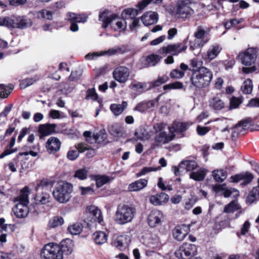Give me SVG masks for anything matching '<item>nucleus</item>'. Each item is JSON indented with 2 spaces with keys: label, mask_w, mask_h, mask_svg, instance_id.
Masks as SVG:
<instances>
[{
  "label": "nucleus",
  "mask_w": 259,
  "mask_h": 259,
  "mask_svg": "<svg viewBox=\"0 0 259 259\" xmlns=\"http://www.w3.org/2000/svg\"><path fill=\"white\" fill-rule=\"evenodd\" d=\"M130 238L127 235L118 236L114 242V245L120 249L126 248L130 243Z\"/></svg>",
  "instance_id": "cd10ccee"
},
{
  "label": "nucleus",
  "mask_w": 259,
  "mask_h": 259,
  "mask_svg": "<svg viewBox=\"0 0 259 259\" xmlns=\"http://www.w3.org/2000/svg\"><path fill=\"white\" fill-rule=\"evenodd\" d=\"M239 209V206L237 202L236 201H233L225 206L224 212L226 213H231Z\"/></svg>",
  "instance_id": "de8ad7c7"
},
{
  "label": "nucleus",
  "mask_w": 259,
  "mask_h": 259,
  "mask_svg": "<svg viewBox=\"0 0 259 259\" xmlns=\"http://www.w3.org/2000/svg\"><path fill=\"white\" fill-rule=\"evenodd\" d=\"M160 169V167H143L140 171L136 174V176L137 177H141L143 175H145L146 174L150 172L151 171H155Z\"/></svg>",
  "instance_id": "13d9d810"
},
{
  "label": "nucleus",
  "mask_w": 259,
  "mask_h": 259,
  "mask_svg": "<svg viewBox=\"0 0 259 259\" xmlns=\"http://www.w3.org/2000/svg\"><path fill=\"white\" fill-rule=\"evenodd\" d=\"M82 225L81 224L76 223L69 226L68 230L72 235H77L82 231Z\"/></svg>",
  "instance_id": "a18cd8bd"
},
{
  "label": "nucleus",
  "mask_w": 259,
  "mask_h": 259,
  "mask_svg": "<svg viewBox=\"0 0 259 259\" xmlns=\"http://www.w3.org/2000/svg\"><path fill=\"white\" fill-rule=\"evenodd\" d=\"M136 214V208L132 205L123 204L118 206L114 215V221L122 225L131 223Z\"/></svg>",
  "instance_id": "20e7f679"
},
{
  "label": "nucleus",
  "mask_w": 259,
  "mask_h": 259,
  "mask_svg": "<svg viewBox=\"0 0 259 259\" xmlns=\"http://www.w3.org/2000/svg\"><path fill=\"white\" fill-rule=\"evenodd\" d=\"M259 199V186L253 187L249 192L247 200L249 203H253Z\"/></svg>",
  "instance_id": "ea45409f"
},
{
  "label": "nucleus",
  "mask_w": 259,
  "mask_h": 259,
  "mask_svg": "<svg viewBox=\"0 0 259 259\" xmlns=\"http://www.w3.org/2000/svg\"><path fill=\"white\" fill-rule=\"evenodd\" d=\"M195 39L190 41V49L194 50L197 48H202L210 40L209 32L202 26L197 27L194 33Z\"/></svg>",
  "instance_id": "423d86ee"
},
{
  "label": "nucleus",
  "mask_w": 259,
  "mask_h": 259,
  "mask_svg": "<svg viewBox=\"0 0 259 259\" xmlns=\"http://www.w3.org/2000/svg\"><path fill=\"white\" fill-rule=\"evenodd\" d=\"M56 126L57 125L55 124L46 123L40 124L38 132L42 136H48L55 132Z\"/></svg>",
  "instance_id": "a878e982"
},
{
  "label": "nucleus",
  "mask_w": 259,
  "mask_h": 259,
  "mask_svg": "<svg viewBox=\"0 0 259 259\" xmlns=\"http://www.w3.org/2000/svg\"><path fill=\"white\" fill-rule=\"evenodd\" d=\"M192 124V123L190 122L175 121L172 125L168 127V129L171 134L174 133H182L186 131Z\"/></svg>",
  "instance_id": "f3484780"
},
{
  "label": "nucleus",
  "mask_w": 259,
  "mask_h": 259,
  "mask_svg": "<svg viewBox=\"0 0 259 259\" xmlns=\"http://www.w3.org/2000/svg\"><path fill=\"white\" fill-rule=\"evenodd\" d=\"M130 74L128 68L123 66L116 68L113 72L114 78L120 83L126 82Z\"/></svg>",
  "instance_id": "ddd939ff"
},
{
  "label": "nucleus",
  "mask_w": 259,
  "mask_h": 259,
  "mask_svg": "<svg viewBox=\"0 0 259 259\" xmlns=\"http://www.w3.org/2000/svg\"><path fill=\"white\" fill-rule=\"evenodd\" d=\"M31 19L25 16H14L12 28L26 29L32 25Z\"/></svg>",
  "instance_id": "9b49d317"
},
{
  "label": "nucleus",
  "mask_w": 259,
  "mask_h": 259,
  "mask_svg": "<svg viewBox=\"0 0 259 259\" xmlns=\"http://www.w3.org/2000/svg\"><path fill=\"white\" fill-rule=\"evenodd\" d=\"M222 48L221 46L218 44H214L210 46L207 51V57L208 59L212 60L214 59L221 52Z\"/></svg>",
  "instance_id": "bb28decb"
},
{
  "label": "nucleus",
  "mask_w": 259,
  "mask_h": 259,
  "mask_svg": "<svg viewBox=\"0 0 259 259\" xmlns=\"http://www.w3.org/2000/svg\"><path fill=\"white\" fill-rule=\"evenodd\" d=\"M67 19L69 22L83 23L87 21L88 17L84 15H79L73 13L67 14Z\"/></svg>",
  "instance_id": "473e14b6"
},
{
  "label": "nucleus",
  "mask_w": 259,
  "mask_h": 259,
  "mask_svg": "<svg viewBox=\"0 0 259 259\" xmlns=\"http://www.w3.org/2000/svg\"><path fill=\"white\" fill-rule=\"evenodd\" d=\"M207 172V169L204 168H200L195 171H192L190 174V178L194 180L195 181H202L205 179L206 174Z\"/></svg>",
  "instance_id": "c85d7f7f"
},
{
  "label": "nucleus",
  "mask_w": 259,
  "mask_h": 259,
  "mask_svg": "<svg viewBox=\"0 0 259 259\" xmlns=\"http://www.w3.org/2000/svg\"><path fill=\"white\" fill-rule=\"evenodd\" d=\"M13 18L9 17H0V26H6L12 28Z\"/></svg>",
  "instance_id": "864d4df0"
},
{
  "label": "nucleus",
  "mask_w": 259,
  "mask_h": 259,
  "mask_svg": "<svg viewBox=\"0 0 259 259\" xmlns=\"http://www.w3.org/2000/svg\"><path fill=\"white\" fill-rule=\"evenodd\" d=\"M198 166L197 162L193 160H187L182 161L179 164V167L186 169L187 171H193Z\"/></svg>",
  "instance_id": "2f4dec72"
},
{
  "label": "nucleus",
  "mask_w": 259,
  "mask_h": 259,
  "mask_svg": "<svg viewBox=\"0 0 259 259\" xmlns=\"http://www.w3.org/2000/svg\"><path fill=\"white\" fill-rule=\"evenodd\" d=\"M35 80L33 78H26L22 80L20 82V86L22 89H25L26 88L32 85L34 82Z\"/></svg>",
  "instance_id": "774afa93"
},
{
  "label": "nucleus",
  "mask_w": 259,
  "mask_h": 259,
  "mask_svg": "<svg viewBox=\"0 0 259 259\" xmlns=\"http://www.w3.org/2000/svg\"><path fill=\"white\" fill-rule=\"evenodd\" d=\"M37 16L39 18H45L48 20H51L53 17L51 12L46 10H42L38 12L37 13Z\"/></svg>",
  "instance_id": "052dcab7"
},
{
  "label": "nucleus",
  "mask_w": 259,
  "mask_h": 259,
  "mask_svg": "<svg viewBox=\"0 0 259 259\" xmlns=\"http://www.w3.org/2000/svg\"><path fill=\"white\" fill-rule=\"evenodd\" d=\"M94 239L96 244H102L107 241L108 236L103 231H97L94 235Z\"/></svg>",
  "instance_id": "c9c22d12"
},
{
  "label": "nucleus",
  "mask_w": 259,
  "mask_h": 259,
  "mask_svg": "<svg viewBox=\"0 0 259 259\" xmlns=\"http://www.w3.org/2000/svg\"><path fill=\"white\" fill-rule=\"evenodd\" d=\"M162 0H143L139 2L137 5L139 10H142L144 9L149 4L153 2L154 4H161Z\"/></svg>",
  "instance_id": "6e6d98bb"
},
{
  "label": "nucleus",
  "mask_w": 259,
  "mask_h": 259,
  "mask_svg": "<svg viewBox=\"0 0 259 259\" xmlns=\"http://www.w3.org/2000/svg\"><path fill=\"white\" fill-rule=\"evenodd\" d=\"M158 99L159 98H157L156 100H152L148 102H142L137 105L134 108V110L138 111L140 112H144L146 110L154 107Z\"/></svg>",
  "instance_id": "393cba45"
},
{
  "label": "nucleus",
  "mask_w": 259,
  "mask_h": 259,
  "mask_svg": "<svg viewBox=\"0 0 259 259\" xmlns=\"http://www.w3.org/2000/svg\"><path fill=\"white\" fill-rule=\"evenodd\" d=\"M125 52L123 47L115 46L107 51H101L100 53H89L85 56L86 59L92 60L94 57L107 55L109 56L114 55L116 54H123Z\"/></svg>",
  "instance_id": "f8f14e48"
},
{
  "label": "nucleus",
  "mask_w": 259,
  "mask_h": 259,
  "mask_svg": "<svg viewBox=\"0 0 259 259\" xmlns=\"http://www.w3.org/2000/svg\"><path fill=\"white\" fill-rule=\"evenodd\" d=\"M161 57L159 55L152 54L146 58L147 65L146 67L154 66L160 60Z\"/></svg>",
  "instance_id": "79ce46f5"
},
{
  "label": "nucleus",
  "mask_w": 259,
  "mask_h": 259,
  "mask_svg": "<svg viewBox=\"0 0 259 259\" xmlns=\"http://www.w3.org/2000/svg\"><path fill=\"white\" fill-rule=\"evenodd\" d=\"M135 136L140 140H145L148 138V133L144 127H140L135 132Z\"/></svg>",
  "instance_id": "c03bdc74"
},
{
  "label": "nucleus",
  "mask_w": 259,
  "mask_h": 259,
  "mask_svg": "<svg viewBox=\"0 0 259 259\" xmlns=\"http://www.w3.org/2000/svg\"><path fill=\"white\" fill-rule=\"evenodd\" d=\"M213 190L216 193H219L222 191H224L223 194L226 198L230 197L234 191L236 193V195H239V192L237 190L234 189L224 190L223 185H215L213 187Z\"/></svg>",
  "instance_id": "4c0bfd02"
},
{
  "label": "nucleus",
  "mask_w": 259,
  "mask_h": 259,
  "mask_svg": "<svg viewBox=\"0 0 259 259\" xmlns=\"http://www.w3.org/2000/svg\"><path fill=\"white\" fill-rule=\"evenodd\" d=\"M110 181V178L106 176H98L96 178V185L97 187H101L108 183Z\"/></svg>",
  "instance_id": "8fccbe9b"
},
{
  "label": "nucleus",
  "mask_w": 259,
  "mask_h": 259,
  "mask_svg": "<svg viewBox=\"0 0 259 259\" xmlns=\"http://www.w3.org/2000/svg\"><path fill=\"white\" fill-rule=\"evenodd\" d=\"M127 103L125 101H122L121 104H112L110 105V109L112 112L115 116H118L121 114L126 109Z\"/></svg>",
  "instance_id": "c756f323"
},
{
  "label": "nucleus",
  "mask_w": 259,
  "mask_h": 259,
  "mask_svg": "<svg viewBox=\"0 0 259 259\" xmlns=\"http://www.w3.org/2000/svg\"><path fill=\"white\" fill-rule=\"evenodd\" d=\"M168 80V77L167 75L159 76L157 80L152 82L153 87H159L161 84L164 83Z\"/></svg>",
  "instance_id": "bf43d9fd"
},
{
  "label": "nucleus",
  "mask_w": 259,
  "mask_h": 259,
  "mask_svg": "<svg viewBox=\"0 0 259 259\" xmlns=\"http://www.w3.org/2000/svg\"><path fill=\"white\" fill-rule=\"evenodd\" d=\"M213 77L212 71L205 67L192 71L190 77V87L201 89L207 87Z\"/></svg>",
  "instance_id": "f03ea898"
},
{
  "label": "nucleus",
  "mask_w": 259,
  "mask_h": 259,
  "mask_svg": "<svg viewBox=\"0 0 259 259\" xmlns=\"http://www.w3.org/2000/svg\"><path fill=\"white\" fill-rule=\"evenodd\" d=\"M196 252V247L194 244L185 243L175 252V255L179 259H186L187 257L195 255Z\"/></svg>",
  "instance_id": "6e6552de"
},
{
  "label": "nucleus",
  "mask_w": 259,
  "mask_h": 259,
  "mask_svg": "<svg viewBox=\"0 0 259 259\" xmlns=\"http://www.w3.org/2000/svg\"><path fill=\"white\" fill-rule=\"evenodd\" d=\"M242 19H237L236 18L232 19L228 22H226L225 26L227 29H230L232 27L236 26L238 24L242 22Z\"/></svg>",
  "instance_id": "680f3d73"
},
{
  "label": "nucleus",
  "mask_w": 259,
  "mask_h": 259,
  "mask_svg": "<svg viewBox=\"0 0 259 259\" xmlns=\"http://www.w3.org/2000/svg\"><path fill=\"white\" fill-rule=\"evenodd\" d=\"M186 236V233L183 231L181 226H177L173 231V236L178 241L183 240Z\"/></svg>",
  "instance_id": "37998d69"
},
{
  "label": "nucleus",
  "mask_w": 259,
  "mask_h": 259,
  "mask_svg": "<svg viewBox=\"0 0 259 259\" xmlns=\"http://www.w3.org/2000/svg\"><path fill=\"white\" fill-rule=\"evenodd\" d=\"M14 87L10 84L8 86H5L3 84H0V97L2 98H6L11 93Z\"/></svg>",
  "instance_id": "a19ab883"
},
{
  "label": "nucleus",
  "mask_w": 259,
  "mask_h": 259,
  "mask_svg": "<svg viewBox=\"0 0 259 259\" xmlns=\"http://www.w3.org/2000/svg\"><path fill=\"white\" fill-rule=\"evenodd\" d=\"M15 141L16 136H13L11 139L9 147H7L0 155V159L3 158L5 156L9 155L17 151L16 149H11L15 145Z\"/></svg>",
  "instance_id": "58836bf2"
},
{
  "label": "nucleus",
  "mask_w": 259,
  "mask_h": 259,
  "mask_svg": "<svg viewBox=\"0 0 259 259\" xmlns=\"http://www.w3.org/2000/svg\"><path fill=\"white\" fill-rule=\"evenodd\" d=\"M252 125V121L250 118H248L244 120L240 121L236 125V128L239 130L240 127L244 130H247L249 126Z\"/></svg>",
  "instance_id": "09e8293b"
},
{
  "label": "nucleus",
  "mask_w": 259,
  "mask_h": 259,
  "mask_svg": "<svg viewBox=\"0 0 259 259\" xmlns=\"http://www.w3.org/2000/svg\"><path fill=\"white\" fill-rule=\"evenodd\" d=\"M88 171L85 168H81L76 170L74 175L75 178L80 180H84L87 178Z\"/></svg>",
  "instance_id": "5fc2aeb1"
},
{
  "label": "nucleus",
  "mask_w": 259,
  "mask_h": 259,
  "mask_svg": "<svg viewBox=\"0 0 259 259\" xmlns=\"http://www.w3.org/2000/svg\"><path fill=\"white\" fill-rule=\"evenodd\" d=\"M185 73L184 71H181L179 69H175L170 72V76L172 78H181L184 76Z\"/></svg>",
  "instance_id": "e2e57ef3"
},
{
  "label": "nucleus",
  "mask_w": 259,
  "mask_h": 259,
  "mask_svg": "<svg viewBox=\"0 0 259 259\" xmlns=\"http://www.w3.org/2000/svg\"><path fill=\"white\" fill-rule=\"evenodd\" d=\"M51 196L47 192L38 193L35 197V203L37 204H46L50 202Z\"/></svg>",
  "instance_id": "7c9ffc66"
},
{
  "label": "nucleus",
  "mask_w": 259,
  "mask_h": 259,
  "mask_svg": "<svg viewBox=\"0 0 259 259\" xmlns=\"http://www.w3.org/2000/svg\"><path fill=\"white\" fill-rule=\"evenodd\" d=\"M187 46L182 43L169 45L161 48L159 50V53L163 55L171 54L174 56H177L183 52H185Z\"/></svg>",
  "instance_id": "1a4fd4ad"
},
{
  "label": "nucleus",
  "mask_w": 259,
  "mask_h": 259,
  "mask_svg": "<svg viewBox=\"0 0 259 259\" xmlns=\"http://www.w3.org/2000/svg\"><path fill=\"white\" fill-rule=\"evenodd\" d=\"M87 213L91 217L90 221L97 222L100 224L103 222L102 212L97 207L91 205L87 208Z\"/></svg>",
  "instance_id": "dca6fc26"
},
{
  "label": "nucleus",
  "mask_w": 259,
  "mask_h": 259,
  "mask_svg": "<svg viewBox=\"0 0 259 259\" xmlns=\"http://www.w3.org/2000/svg\"><path fill=\"white\" fill-rule=\"evenodd\" d=\"M64 223V220L61 217H54L50 220L49 226L51 228H55L62 225Z\"/></svg>",
  "instance_id": "603ef678"
},
{
  "label": "nucleus",
  "mask_w": 259,
  "mask_h": 259,
  "mask_svg": "<svg viewBox=\"0 0 259 259\" xmlns=\"http://www.w3.org/2000/svg\"><path fill=\"white\" fill-rule=\"evenodd\" d=\"M71 241L66 239L60 244L48 243L43 247L40 252L41 259H63V254H68L72 252Z\"/></svg>",
  "instance_id": "f257e3e1"
},
{
  "label": "nucleus",
  "mask_w": 259,
  "mask_h": 259,
  "mask_svg": "<svg viewBox=\"0 0 259 259\" xmlns=\"http://www.w3.org/2000/svg\"><path fill=\"white\" fill-rule=\"evenodd\" d=\"M29 189L27 187H25L21 190L20 195L15 198V201H18L19 203L28 204L29 203Z\"/></svg>",
  "instance_id": "72a5a7b5"
},
{
  "label": "nucleus",
  "mask_w": 259,
  "mask_h": 259,
  "mask_svg": "<svg viewBox=\"0 0 259 259\" xmlns=\"http://www.w3.org/2000/svg\"><path fill=\"white\" fill-rule=\"evenodd\" d=\"M238 57L241 63L245 66H251L256 59V51L253 48H248L244 52L240 53Z\"/></svg>",
  "instance_id": "9d476101"
},
{
  "label": "nucleus",
  "mask_w": 259,
  "mask_h": 259,
  "mask_svg": "<svg viewBox=\"0 0 259 259\" xmlns=\"http://www.w3.org/2000/svg\"><path fill=\"white\" fill-rule=\"evenodd\" d=\"M117 18V15L116 14L109 15L108 10H105L101 12L99 16V20L103 22L102 27L104 28H106L109 24Z\"/></svg>",
  "instance_id": "a211bd4d"
},
{
  "label": "nucleus",
  "mask_w": 259,
  "mask_h": 259,
  "mask_svg": "<svg viewBox=\"0 0 259 259\" xmlns=\"http://www.w3.org/2000/svg\"><path fill=\"white\" fill-rule=\"evenodd\" d=\"M107 138V134L105 132H100L99 133L94 134V139L93 140H96V142L100 143L104 142Z\"/></svg>",
  "instance_id": "0e129e2a"
},
{
  "label": "nucleus",
  "mask_w": 259,
  "mask_h": 259,
  "mask_svg": "<svg viewBox=\"0 0 259 259\" xmlns=\"http://www.w3.org/2000/svg\"><path fill=\"white\" fill-rule=\"evenodd\" d=\"M250 227V224L249 221H245L241 228L240 232L237 233V236H240V235H245L248 232Z\"/></svg>",
  "instance_id": "69168bd1"
},
{
  "label": "nucleus",
  "mask_w": 259,
  "mask_h": 259,
  "mask_svg": "<svg viewBox=\"0 0 259 259\" xmlns=\"http://www.w3.org/2000/svg\"><path fill=\"white\" fill-rule=\"evenodd\" d=\"M61 142L56 137L50 138L47 142L46 148L49 153H55L58 151L61 147Z\"/></svg>",
  "instance_id": "6ab92c4d"
},
{
  "label": "nucleus",
  "mask_w": 259,
  "mask_h": 259,
  "mask_svg": "<svg viewBox=\"0 0 259 259\" xmlns=\"http://www.w3.org/2000/svg\"><path fill=\"white\" fill-rule=\"evenodd\" d=\"M109 133L114 136H117L121 134V127L117 124L111 125L109 128Z\"/></svg>",
  "instance_id": "4d7b16f0"
},
{
  "label": "nucleus",
  "mask_w": 259,
  "mask_h": 259,
  "mask_svg": "<svg viewBox=\"0 0 259 259\" xmlns=\"http://www.w3.org/2000/svg\"><path fill=\"white\" fill-rule=\"evenodd\" d=\"M210 108L215 111H219L225 107V103L219 95H215L209 100Z\"/></svg>",
  "instance_id": "aec40b11"
},
{
  "label": "nucleus",
  "mask_w": 259,
  "mask_h": 259,
  "mask_svg": "<svg viewBox=\"0 0 259 259\" xmlns=\"http://www.w3.org/2000/svg\"><path fill=\"white\" fill-rule=\"evenodd\" d=\"M148 181L145 179H141L130 184L128 186V190L131 192L139 191L145 188Z\"/></svg>",
  "instance_id": "b1692460"
},
{
  "label": "nucleus",
  "mask_w": 259,
  "mask_h": 259,
  "mask_svg": "<svg viewBox=\"0 0 259 259\" xmlns=\"http://www.w3.org/2000/svg\"><path fill=\"white\" fill-rule=\"evenodd\" d=\"M253 179L254 176L252 174L248 171L232 176L230 178L231 181L234 183H237L243 180L241 184L244 186L250 183Z\"/></svg>",
  "instance_id": "2eb2a0df"
},
{
  "label": "nucleus",
  "mask_w": 259,
  "mask_h": 259,
  "mask_svg": "<svg viewBox=\"0 0 259 259\" xmlns=\"http://www.w3.org/2000/svg\"><path fill=\"white\" fill-rule=\"evenodd\" d=\"M163 219V215L160 211L157 209L153 210L148 215V224L152 228L155 227L161 224Z\"/></svg>",
  "instance_id": "4468645a"
},
{
  "label": "nucleus",
  "mask_w": 259,
  "mask_h": 259,
  "mask_svg": "<svg viewBox=\"0 0 259 259\" xmlns=\"http://www.w3.org/2000/svg\"><path fill=\"white\" fill-rule=\"evenodd\" d=\"M252 87L251 80L250 79H247L244 81L241 87L242 91L245 94H250L252 90Z\"/></svg>",
  "instance_id": "49530a36"
},
{
  "label": "nucleus",
  "mask_w": 259,
  "mask_h": 259,
  "mask_svg": "<svg viewBox=\"0 0 259 259\" xmlns=\"http://www.w3.org/2000/svg\"><path fill=\"white\" fill-rule=\"evenodd\" d=\"M189 0L179 1L177 4L176 14L181 18H187L194 13Z\"/></svg>",
  "instance_id": "0eeeda50"
},
{
  "label": "nucleus",
  "mask_w": 259,
  "mask_h": 259,
  "mask_svg": "<svg viewBox=\"0 0 259 259\" xmlns=\"http://www.w3.org/2000/svg\"><path fill=\"white\" fill-rule=\"evenodd\" d=\"M138 11L134 9H127L124 10L122 13L124 19H118L115 23V25H112V28L116 31L118 29L124 30L127 23L129 24L130 28L132 31H135L139 26V20L136 18L138 15Z\"/></svg>",
  "instance_id": "7ed1b4c3"
},
{
  "label": "nucleus",
  "mask_w": 259,
  "mask_h": 259,
  "mask_svg": "<svg viewBox=\"0 0 259 259\" xmlns=\"http://www.w3.org/2000/svg\"><path fill=\"white\" fill-rule=\"evenodd\" d=\"M72 191L71 184L66 182H61L53 191V195L59 202L66 203L70 199Z\"/></svg>",
  "instance_id": "39448f33"
},
{
  "label": "nucleus",
  "mask_w": 259,
  "mask_h": 259,
  "mask_svg": "<svg viewBox=\"0 0 259 259\" xmlns=\"http://www.w3.org/2000/svg\"><path fill=\"white\" fill-rule=\"evenodd\" d=\"M183 87L184 85L182 82L180 81H176L164 85L163 88L164 90H167L172 89H183Z\"/></svg>",
  "instance_id": "3c124183"
},
{
  "label": "nucleus",
  "mask_w": 259,
  "mask_h": 259,
  "mask_svg": "<svg viewBox=\"0 0 259 259\" xmlns=\"http://www.w3.org/2000/svg\"><path fill=\"white\" fill-rule=\"evenodd\" d=\"M169 196L165 193H160L152 195L149 198L150 202L155 205H160L168 201Z\"/></svg>",
  "instance_id": "412c9836"
},
{
  "label": "nucleus",
  "mask_w": 259,
  "mask_h": 259,
  "mask_svg": "<svg viewBox=\"0 0 259 259\" xmlns=\"http://www.w3.org/2000/svg\"><path fill=\"white\" fill-rule=\"evenodd\" d=\"M202 62L198 61L197 59L194 58L190 61V66L193 68L192 71L199 69L201 68Z\"/></svg>",
  "instance_id": "338daca9"
},
{
  "label": "nucleus",
  "mask_w": 259,
  "mask_h": 259,
  "mask_svg": "<svg viewBox=\"0 0 259 259\" xmlns=\"http://www.w3.org/2000/svg\"><path fill=\"white\" fill-rule=\"evenodd\" d=\"M13 211L15 215L18 218H23L26 217L28 213L27 204L18 203L13 208Z\"/></svg>",
  "instance_id": "4be33fe9"
},
{
  "label": "nucleus",
  "mask_w": 259,
  "mask_h": 259,
  "mask_svg": "<svg viewBox=\"0 0 259 259\" xmlns=\"http://www.w3.org/2000/svg\"><path fill=\"white\" fill-rule=\"evenodd\" d=\"M142 21L145 26L156 23L158 21V14L155 12H147L141 17Z\"/></svg>",
  "instance_id": "5701e85b"
},
{
  "label": "nucleus",
  "mask_w": 259,
  "mask_h": 259,
  "mask_svg": "<svg viewBox=\"0 0 259 259\" xmlns=\"http://www.w3.org/2000/svg\"><path fill=\"white\" fill-rule=\"evenodd\" d=\"M172 138L168 137L165 132L157 133L155 141L159 144H165L172 140Z\"/></svg>",
  "instance_id": "e433bc0d"
},
{
  "label": "nucleus",
  "mask_w": 259,
  "mask_h": 259,
  "mask_svg": "<svg viewBox=\"0 0 259 259\" xmlns=\"http://www.w3.org/2000/svg\"><path fill=\"white\" fill-rule=\"evenodd\" d=\"M212 176L216 182L221 183L227 178V172L222 169H216L212 171Z\"/></svg>",
  "instance_id": "f704fd0d"
}]
</instances>
